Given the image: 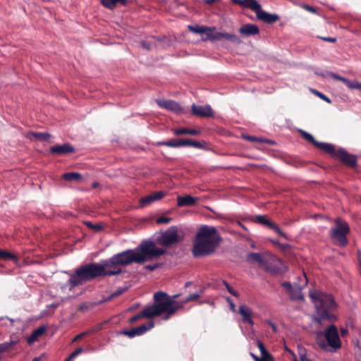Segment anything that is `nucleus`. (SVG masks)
I'll return each instance as SVG.
<instances>
[{
  "mask_svg": "<svg viewBox=\"0 0 361 361\" xmlns=\"http://www.w3.org/2000/svg\"><path fill=\"white\" fill-rule=\"evenodd\" d=\"M251 0H232V1L238 5L243 7H247V5L250 2Z\"/></svg>",
  "mask_w": 361,
  "mask_h": 361,
  "instance_id": "nucleus-43",
  "label": "nucleus"
},
{
  "mask_svg": "<svg viewBox=\"0 0 361 361\" xmlns=\"http://www.w3.org/2000/svg\"><path fill=\"white\" fill-rule=\"evenodd\" d=\"M46 331V328L43 326L38 327L37 329H35L30 336L27 338L28 343L31 344L35 342L39 337H40L42 335H43Z\"/></svg>",
  "mask_w": 361,
  "mask_h": 361,
  "instance_id": "nucleus-27",
  "label": "nucleus"
},
{
  "mask_svg": "<svg viewBox=\"0 0 361 361\" xmlns=\"http://www.w3.org/2000/svg\"><path fill=\"white\" fill-rule=\"evenodd\" d=\"M87 226L90 228H92L97 231H99L102 229V226L99 225V224H97L95 226H93L91 223L88 222L87 224Z\"/></svg>",
  "mask_w": 361,
  "mask_h": 361,
  "instance_id": "nucleus-52",
  "label": "nucleus"
},
{
  "mask_svg": "<svg viewBox=\"0 0 361 361\" xmlns=\"http://www.w3.org/2000/svg\"><path fill=\"white\" fill-rule=\"evenodd\" d=\"M75 151L74 147L69 143H65L62 145H54L50 148V152L57 155H67L75 152Z\"/></svg>",
  "mask_w": 361,
  "mask_h": 361,
  "instance_id": "nucleus-17",
  "label": "nucleus"
},
{
  "mask_svg": "<svg viewBox=\"0 0 361 361\" xmlns=\"http://www.w3.org/2000/svg\"><path fill=\"white\" fill-rule=\"evenodd\" d=\"M355 87H357V90H361V83L357 82V86Z\"/></svg>",
  "mask_w": 361,
  "mask_h": 361,
  "instance_id": "nucleus-61",
  "label": "nucleus"
},
{
  "mask_svg": "<svg viewBox=\"0 0 361 361\" xmlns=\"http://www.w3.org/2000/svg\"><path fill=\"white\" fill-rule=\"evenodd\" d=\"M32 361H40V357H35Z\"/></svg>",
  "mask_w": 361,
  "mask_h": 361,
  "instance_id": "nucleus-63",
  "label": "nucleus"
},
{
  "mask_svg": "<svg viewBox=\"0 0 361 361\" xmlns=\"http://www.w3.org/2000/svg\"><path fill=\"white\" fill-rule=\"evenodd\" d=\"M171 221H172V218L162 216L159 217L156 220V222L159 224H167L170 223Z\"/></svg>",
  "mask_w": 361,
  "mask_h": 361,
  "instance_id": "nucleus-40",
  "label": "nucleus"
},
{
  "mask_svg": "<svg viewBox=\"0 0 361 361\" xmlns=\"http://www.w3.org/2000/svg\"><path fill=\"white\" fill-rule=\"evenodd\" d=\"M237 224H238V225H239V226H240L244 230H247V228L240 221H238L237 222Z\"/></svg>",
  "mask_w": 361,
  "mask_h": 361,
  "instance_id": "nucleus-59",
  "label": "nucleus"
},
{
  "mask_svg": "<svg viewBox=\"0 0 361 361\" xmlns=\"http://www.w3.org/2000/svg\"><path fill=\"white\" fill-rule=\"evenodd\" d=\"M238 31L241 35L251 36L259 34V29L256 25L247 23L241 26Z\"/></svg>",
  "mask_w": 361,
  "mask_h": 361,
  "instance_id": "nucleus-23",
  "label": "nucleus"
},
{
  "mask_svg": "<svg viewBox=\"0 0 361 361\" xmlns=\"http://www.w3.org/2000/svg\"><path fill=\"white\" fill-rule=\"evenodd\" d=\"M191 284H192V282H190V281L187 282V283L185 284V288L188 287V286H190Z\"/></svg>",
  "mask_w": 361,
  "mask_h": 361,
  "instance_id": "nucleus-62",
  "label": "nucleus"
},
{
  "mask_svg": "<svg viewBox=\"0 0 361 361\" xmlns=\"http://www.w3.org/2000/svg\"><path fill=\"white\" fill-rule=\"evenodd\" d=\"M118 274H121L120 270L108 271L107 267L104 266V260L101 263H89L78 268L74 274L71 275L66 285L69 286V290H72L73 288L96 278Z\"/></svg>",
  "mask_w": 361,
  "mask_h": 361,
  "instance_id": "nucleus-3",
  "label": "nucleus"
},
{
  "mask_svg": "<svg viewBox=\"0 0 361 361\" xmlns=\"http://www.w3.org/2000/svg\"><path fill=\"white\" fill-rule=\"evenodd\" d=\"M343 83L350 89H357L355 87L357 86V82H352L348 80V82H344Z\"/></svg>",
  "mask_w": 361,
  "mask_h": 361,
  "instance_id": "nucleus-47",
  "label": "nucleus"
},
{
  "mask_svg": "<svg viewBox=\"0 0 361 361\" xmlns=\"http://www.w3.org/2000/svg\"><path fill=\"white\" fill-rule=\"evenodd\" d=\"M319 346L329 352H336L341 347V341L337 327L334 324L329 325L324 331H319L316 335Z\"/></svg>",
  "mask_w": 361,
  "mask_h": 361,
  "instance_id": "nucleus-5",
  "label": "nucleus"
},
{
  "mask_svg": "<svg viewBox=\"0 0 361 361\" xmlns=\"http://www.w3.org/2000/svg\"><path fill=\"white\" fill-rule=\"evenodd\" d=\"M26 137L31 140L45 141L51 137V135L48 133L30 131L27 133Z\"/></svg>",
  "mask_w": 361,
  "mask_h": 361,
  "instance_id": "nucleus-26",
  "label": "nucleus"
},
{
  "mask_svg": "<svg viewBox=\"0 0 361 361\" xmlns=\"http://www.w3.org/2000/svg\"><path fill=\"white\" fill-rule=\"evenodd\" d=\"M173 133L175 135H197L200 132L195 129H188V128H175L173 129Z\"/></svg>",
  "mask_w": 361,
  "mask_h": 361,
  "instance_id": "nucleus-29",
  "label": "nucleus"
},
{
  "mask_svg": "<svg viewBox=\"0 0 361 361\" xmlns=\"http://www.w3.org/2000/svg\"><path fill=\"white\" fill-rule=\"evenodd\" d=\"M329 75L334 79L337 80H339V81H341L343 82H348V79L344 78V77H342L341 75H338L336 73H330Z\"/></svg>",
  "mask_w": 361,
  "mask_h": 361,
  "instance_id": "nucleus-44",
  "label": "nucleus"
},
{
  "mask_svg": "<svg viewBox=\"0 0 361 361\" xmlns=\"http://www.w3.org/2000/svg\"><path fill=\"white\" fill-rule=\"evenodd\" d=\"M182 240L183 237L178 234V228L171 226L157 238V243L162 246L169 247Z\"/></svg>",
  "mask_w": 361,
  "mask_h": 361,
  "instance_id": "nucleus-8",
  "label": "nucleus"
},
{
  "mask_svg": "<svg viewBox=\"0 0 361 361\" xmlns=\"http://www.w3.org/2000/svg\"><path fill=\"white\" fill-rule=\"evenodd\" d=\"M14 342H5L0 344V353H4L6 351L9 350L13 345L14 344Z\"/></svg>",
  "mask_w": 361,
  "mask_h": 361,
  "instance_id": "nucleus-38",
  "label": "nucleus"
},
{
  "mask_svg": "<svg viewBox=\"0 0 361 361\" xmlns=\"http://www.w3.org/2000/svg\"><path fill=\"white\" fill-rule=\"evenodd\" d=\"M242 137L244 140H247L251 142H257V143L269 142L268 140H266L263 138L257 137H255V136H250L248 135H243Z\"/></svg>",
  "mask_w": 361,
  "mask_h": 361,
  "instance_id": "nucleus-35",
  "label": "nucleus"
},
{
  "mask_svg": "<svg viewBox=\"0 0 361 361\" xmlns=\"http://www.w3.org/2000/svg\"><path fill=\"white\" fill-rule=\"evenodd\" d=\"M158 267H159V265L158 264H154V265H147V266H145V269H148V270H150V271H154V270H155Z\"/></svg>",
  "mask_w": 361,
  "mask_h": 361,
  "instance_id": "nucleus-51",
  "label": "nucleus"
},
{
  "mask_svg": "<svg viewBox=\"0 0 361 361\" xmlns=\"http://www.w3.org/2000/svg\"><path fill=\"white\" fill-rule=\"evenodd\" d=\"M90 306L87 303H82L81 305H80L78 307V310L79 311H83V310H88L90 308Z\"/></svg>",
  "mask_w": 361,
  "mask_h": 361,
  "instance_id": "nucleus-49",
  "label": "nucleus"
},
{
  "mask_svg": "<svg viewBox=\"0 0 361 361\" xmlns=\"http://www.w3.org/2000/svg\"><path fill=\"white\" fill-rule=\"evenodd\" d=\"M289 296L292 300H303L304 297L301 289L299 287H295L290 293Z\"/></svg>",
  "mask_w": 361,
  "mask_h": 361,
  "instance_id": "nucleus-31",
  "label": "nucleus"
},
{
  "mask_svg": "<svg viewBox=\"0 0 361 361\" xmlns=\"http://www.w3.org/2000/svg\"><path fill=\"white\" fill-rule=\"evenodd\" d=\"M310 297L317 310L318 322L321 323L322 320L325 319L331 322L334 319L332 312L336 309V304L331 295L322 291L312 290L310 291Z\"/></svg>",
  "mask_w": 361,
  "mask_h": 361,
  "instance_id": "nucleus-4",
  "label": "nucleus"
},
{
  "mask_svg": "<svg viewBox=\"0 0 361 361\" xmlns=\"http://www.w3.org/2000/svg\"><path fill=\"white\" fill-rule=\"evenodd\" d=\"M200 298V293H193V294H191L189 296H188L185 299L184 302H190V301L196 300H197Z\"/></svg>",
  "mask_w": 361,
  "mask_h": 361,
  "instance_id": "nucleus-42",
  "label": "nucleus"
},
{
  "mask_svg": "<svg viewBox=\"0 0 361 361\" xmlns=\"http://www.w3.org/2000/svg\"><path fill=\"white\" fill-rule=\"evenodd\" d=\"M314 92L319 97H320L321 99H322L324 101L328 102V103H331V99L326 97V95H324V94H322V92H319L318 91H314Z\"/></svg>",
  "mask_w": 361,
  "mask_h": 361,
  "instance_id": "nucleus-46",
  "label": "nucleus"
},
{
  "mask_svg": "<svg viewBox=\"0 0 361 361\" xmlns=\"http://www.w3.org/2000/svg\"><path fill=\"white\" fill-rule=\"evenodd\" d=\"M197 238L212 240L214 243L219 245L221 240V238L215 227L203 226H202L197 233Z\"/></svg>",
  "mask_w": 361,
  "mask_h": 361,
  "instance_id": "nucleus-12",
  "label": "nucleus"
},
{
  "mask_svg": "<svg viewBox=\"0 0 361 361\" xmlns=\"http://www.w3.org/2000/svg\"><path fill=\"white\" fill-rule=\"evenodd\" d=\"M197 202V198L191 195L178 196L177 197V205L179 207L193 206Z\"/></svg>",
  "mask_w": 361,
  "mask_h": 361,
  "instance_id": "nucleus-24",
  "label": "nucleus"
},
{
  "mask_svg": "<svg viewBox=\"0 0 361 361\" xmlns=\"http://www.w3.org/2000/svg\"><path fill=\"white\" fill-rule=\"evenodd\" d=\"M320 39L325 42L334 43L337 41V39L336 37H319Z\"/></svg>",
  "mask_w": 361,
  "mask_h": 361,
  "instance_id": "nucleus-48",
  "label": "nucleus"
},
{
  "mask_svg": "<svg viewBox=\"0 0 361 361\" xmlns=\"http://www.w3.org/2000/svg\"><path fill=\"white\" fill-rule=\"evenodd\" d=\"M154 323L152 321L147 324H142L139 326L132 328L130 330H125L121 332V334L128 336L129 338H134L135 336L143 335L148 330L152 329Z\"/></svg>",
  "mask_w": 361,
  "mask_h": 361,
  "instance_id": "nucleus-14",
  "label": "nucleus"
},
{
  "mask_svg": "<svg viewBox=\"0 0 361 361\" xmlns=\"http://www.w3.org/2000/svg\"><path fill=\"white\" fill-rule=\"evenodd\" d=\"M257 347L260 352V357L255 356L254 354L251 353L252 357L255 359V361H272V357L271 354L266 349L263 343L260 341H257Z\"/></svg>",
  "mask_w": 361,
  "mask_h": 361,
  "instance_id": "nucleus-22",
  "label": "nucleus"
},
{
  "mask_svg": "<svg viewBox=\"0 0 361 361\" xmlns=\"http://www.w3.org/2000/svg\"><path fill=\"white\" fill-rule=\"evenodd\" d=\"M224 283L227 289V290L233 296L235 297H238L239 296V293L235 291L229 284L228 283H227L226 281H224Z\"/></svg>",
  "mask_w": 361,
  "mask_h": 361,
  "instance_id": "nucleus-41",
  "label": "nucleus"
},
{
  "mask_svg": "<svg viewBox=\"0 0 361 361\" xmlns=\"http://www.w3.org/2000/svg\"><path fill=\"white\" fill-rule=\"evenodd\" d=\"M302 136L308 142H311L314 146L317 148L325 152H333V145L325 142H320L317 141L314 137L305 131H302Z\"/></svg>",
  "mask_w": 361,
  "mask_h": 361,
  "instance_id": "nucleus-16",
  "label": "nucleus"
},
{
  "mask_svg": "<svg viewBox=\"0 0 361 361\" xmlns=\"http://www.w3.org/2000/svg\"><path fill=\"white\" fill-rule=\"evenodd\" d=\"M188 28L190 30L192 31L193 32L198 33V34H206V35L208 31L211 32L212 30H214V28L212 29V28L204 27V26L193 27L191 25H189Z\"/></svg>",
  "mask_w": 361,
  "mask_h": 361,
  "instance_id": "nucleus-33",
  "label": "nucleus"
},
{
  "mask_svg": "<svg viewBox=\"0 0 361 361\" xmlns=\"http://www.w3.org/2000/svg\"><path fill=\"white\" fill-rule=\"evenodd\" d=\"M281 286L287 290L289 293L295 287H293L290 282L285 281L281 283Z\"/></svg>",
  "mask_w": 361,
  "mask_h": 361,
  "instance_id": "nucleus-45",
  "label": "nucleus"
},
{
  "mask_svg": "<svg viewBox=\"0 0 361 361\" xmlns=\"http://www.w3.org/2000/svg\"><path fill=\"white\" fill-rule=\"evenodd\" d=\"M246 8L254 11L257 18L264 23L271 24L276 22L279 19L277 14H271L263 11L261 5L256 0H251Z\"/></svg>",
  "mask_w": 361,
  "mask_h": 361,
  "instance_id": "nucleus-9",
  "label": "nucleus"
},
{
  "mask_svg": "<svg viewBox=\"0 0 361 361\" xmlns=\"http://www.w3.org/2000/svg\"><path fill=\"white\" fill-rule=\"evenodd\" d=\"M142 46L145 49H147V50H149V49H150L149 44L147 42H143L142 43Z\"/></svg>",
  "mask_w": 361,
  "mask_h": 361,
  "instance_id": "nucleus-57",
  "label": "nucleus"
},
{
  "mask_svg": "<svg viewBox=\"0 0 361 361\" xmlns=\"http://www.w3.org/2000/svg\"><path fill=\"white\" fill-rule=\"evenodd\" d=\"M191 111L194 115L200 117H212L213 116V110L209 106L192 104Z\"/></svg>",
  "mask_w": 361,
  "mask_h": 361,
  "instance_id": "nucleus-19",
  "label": "nucleus"
},
{
  "mask_svg": "<svg viewBox=\"0 0 361 361\" xmlns=\"http://www.w3.org/2000/svg\"><path fill=\"white\" fill-rule=\"evenodd\" d=\"M262 268L267 272L272 274H281L283 271L284 266L283 262L277 257L268 254L267 255L266 262L264 263Z\"/></svg>",
  "mask_w": 361,
  "mask_h": 361,
  "instance_id": "nucleus-11",
  "label": "nucleus"
},
{
  "mask_svg": "<svg viewBox=\"0 0 361 361\" xmlns=\"http://www.w3.org/2000/svg\"><path fill=\"white\" fill-rule=\"evenodd\" d=\"M99 185L98 182H94L92 185V188H97Z\"/></svg>",
  "mask_w": 361,
  "mask_h": 361,
  "instance_id": "nucleus-60",
  "label": "nucleus"
},
{
  "mask_svg": "<svg viewBox=\"0 0 361 361\" xmlns=\"http://www.w3.org/2000/svg\"><path fill=\"white\" fill-rule=\"evenodd\" d=\"M62 178L66 181H80L82 180V175L78 172H68L62 175Z\"/></svg>",
  "mask_w": 361,
  "mask_h": 361,
  "instance_id": "nucleus-30",
  "label": "nucleus"
},
{
  "mask_svg": "<svg viewBox=\"0 0 361 361\" xmlns=\"http://www.w3.org/2000/svg\"><path fill=\"white\" fill-rule=\"evenodd\" d=\"M238 312L241 315L242 320L244 323H247L251 326L254 325L252 312L250 307L245 305H240Z\"/></svg>",
  "mask_w": 361,
  "mask_h": 361,
  "instance_id": "nucleus-21",
  "label": "nucleus"
},
{
  "mask_svg": "<svg viewBox=\"0 0 361 361\" xmlns=\"http://www.w3.org/2000/svg\"><path fill=\"white\" fill-rule=\"evenodd\" d=\"M165 193L163 191L155 192L149 195L142 197L140 200V204L141 207H147L151 204L152 202L159 200L163 198Z\"/></svg>",
  "mask_w": 361,
  "mask_h": 361,
  "instance_id": "nucleus-20",
  "label": "nucleus"
},
{
  "mask_svg": "<svg viewBox=\"0 0 361 361\" xmlns=\"http://www.w3.org/2000/svg\"><path fill=\"white\" fill-rule=\"evenodd\" d=\"M226 300L228 301V302L229 303L230 305V308L231 310L233 311V312H235V304L233 303V300L230 298H226Z\"/></svg>",
  "mask_w": 361,
  "mask_h": 361,
  "instance_id": "nucleus-50",
  "label": "nucleus"
},
{
  "mask_svg": "<svg viewBox=\"0 0 361 361\" xmlns=\"http://www.w3.org/2000/svg\"><path fill=\"white\" fill-rule=\"evenodd\" d=\"M306 8H307V11H310L312 13H316V9L314 8H313V7L307 6Z\"/></svg>",
  "mask_w": 361,
  "mask_h": 361,
  "instance_id": "nucleus-58",
  "label": "nucleus"
},
{
  "mask_svg": "<svg viewBox=\"0 0 361 361\" xmlns=\"http://www.w3.org/2000/svg\"><path fill=\"white\" fill-rule=\"evenodd\" d=\"M101 3L106 8L114 9L116 8L117 4L126 6L127 4V0H101Z\"/></svg>",
  "mask_w": 361,
  "mask_h": 361,
  "instance_id": "nucleus-28",
  "label": "nucleus"
},
{
  "mask_svg": "<svg viewBox=\"0 0 361 361\" xmlns=\"http://www.w3.org/2000/svg\"><path fill=\"white\" fill-rule=\"evenodd\" d=\"M87 334H88V332L81 333V334H78V336H76L73 341H78V340L82 339Z\"/></svg>",
  "mask_w": 361,
  "mask_h": 361,
  "instance_id": "nucleus-53",
  "label": "nucleus"
},
{
  "mask_svg": "<svg viewBox=\"0 0 361 361\" xmlns=\"http://www.w3.org/2000/svg\"><path fill=\"white\" fill-rule=\"evenodd\" d=\"M335 226L331 229V237L335 240L341 247H345L348 244L347 235L350 233V227L348 223L341 219H336Z\"/></svg>",
  "mask_w": 361,
  "mask_h": 361,
  "instance_id": "nucleus-6",
  "label": "nucleus"
},
{
  "mask_svg": "<svg viewBox=\"0 0 361 361\" xmlns=\"http://www.w3.org/2000/svg\"><path fill=\"white\" fill-rule=\"evenodd\" d=\"M0 259L18 261V259L14 254L4 250H0Z\"/></svg>",
  "mask_w": 361,
  "mask_h": 361,
  "instance_id": "nucleus-34",
  "label": "nucleus"
},
{
  "mask_svg": "<svg viewBox=\"0 0 361 361\" xmlns=\"http://www.w3.org/2000/svg\"><path fill=\"white\" fill-rule=\"evenodd\" d=\"M267 254L261 255L259 253L251 252L247 255V259L251 263L257 262L260 267H262L266 262Z\"/></svg>",
  "mask_w": 361,
  "mask_h": 361,
  "instance_id": "nucleus-25",
  "label": "nucleus"
},
{
  "mask_svg": "<svg viewBox=\"0 0 361 361\" xmlns=\"http://www.w3.org/2000/svg\"><path fill=\"white\" fill-rule=\"evenodd\" d=\"M217 244L212 240L197 239L194 244L192 253L195 257H202L209 255L213 252L217 247Z\"/></svg>",
  "mask_w": 361,
  "mask_h": 361,
  "instance_id": "nucleus-10",
  "label": "nucleus"
},
{
  "mask_svg": "<svg viewBox=\"0 0 361 361\" xmlns=\"http://www.w3.org/2000/svg\"><path fill=\"white\" fill-rule=\"evenodd\" d=\"M157 146H166L170 147H192L204 150H209V147L206 142H200L188 139L169 140L167 141L158 142Z\"/></svg>",
  "mask_w": 361,
  "mask_h": 361,
  "instance_id": "nucleus-7",
  "label": "nucleus"
},
{
  "mask_svg": "<svg viewBox=\"0 0 361 361\" xmlns=\"http://www.w3.org/2000/svg\"><path fill=\"white\" fill-rule=\"evenodd\" d=\"M267 323L269 324V325L271 327L272 330L274 332H276L277 331V328H276V326L272 323L270 321H268Z\"/></svg>",
  "mask_w": 361,
  "mask_h": 361,
  "instance_id": "nucleus-56",
  "label": "nucleus"
},
{
  "mask_svg": "<svg viewBox=\"0 0 361 361\" xmlns=\"http://www.w3.org/2000/svg\"><path fill=\"white\" fill-rule=\"evenodd\" d=\"M166 253L163 248L157 247L156 243L152 240H145L135 249H128L123 252L114 255L110 258L104 260V266L108 271L122 269L119 266L126 267L132 263L143 264L145 262L157 259Z\"/></svg>",
  "mask_w": 361,
  "mask_h": 361,
  "instance_id": "nucleus-1",
  "label": "nucleus"
},
{
  "mask_svg": "<svg viewBox=\"0 0 361 361\" xmlns=\"http://www.w3.org/2000/svg\"><path fill=\"white\" fill-rule=\"evenodd\" d=\"M156 102L162 109H166L175 113L181 111V107L179 104L173 100L157 99Z\"/></svg>",
  "mask_w": 361,
  "mask_h": 361,
  "instance_id": "nucleus-18",
  "label": "nucleus"
},
{
  "mask_svg": "<svg viewBox=\"0 0 361 361\" xmlns=\"http://www.w3.org/2000/svg\"><path fill=\"white\" fill-rule=\"evenodd\" d=\"M154 302L146 307L141 312L129 319V323L133 324L142 318H152L165 313L164 319H169L183 305L171 298L166 293L159 291L154 294Z\"/></svg>",
  "mask_w": 361,
  "mask_h": 361,
  "instance_id": "nucleus-2",
  "label": "nucleus"
},
{
  "mask_svg": "<svg viewBox=\"0 0 361 361\" xmlns=\"http://www.w3.org/2000/svg\"><path fill=\"white\" fill-rule=\"evenodd\" d=\"M83 351L82 348H78L75 350L64 361H72L77 355L80 354Z\"/></svg>",
  "mask_w": 361,
  "mask_h": 361,
  "instance_id": "nucleus-39",
  "label": "nucleus"
},
{
  "mask_svg": "<svg viewBox=\"0 0 361 361\" xmlns=\"http://www.w3.org/2000/svg\"><path fill=\"white\" fill-rule=\"evenodd\" d=\"M212 30L211 32H207V35L208 37L211 39L214 40H221L222 39L223 37V32H215L214 33H212Z\"/></svg>",
  "mask_w": 361,
  "mask_h": 361,
  "instance_id": "nucleus-36",
  "label": "nucleus"
},
{
  "mask_svg": "<svg viewBox=\"0 0 361 361\" xmlns=\"http://www.w3.org/2000/svg\"><path fill=\"white\" fill-rule=\"evenodd\" d=\"M126 290V288H119L116 290L115 292L112 293L109 297H107L106 299L104 300V302H109L113 298L119 296L121 295L124 291Z\"/></svg>",
  "mask_w": 361,
  "mask_h": 361,
  "instance_id": "nucleus-37",
  "label": "nucleus"
},
{
  "mask_svg": "<svg viewBox=\"0 0 361 361\" xmlns=\"http://www.w3.org/2000/svg\"><path fill=\"white\" fill-rule=\"evenodd\" d=\"M300 361H307L305 359V356H301Z\"/></svg>",
  "mask_w": 361,
  "mask_h": 361,
  "instance_id": "nucleus-64",
  "label": "nucleus"
},
{
  "mask_svg": "<svg viewBox=\"0 0 361 361\" xmlns=\"http://www.w3.org/2000/svg\"><path fill=\"white\" fill-rule=\"evenodd\" d=\"M255 221L256 223L260 224L267 226V228L274 231L276 233H278L280 236L286 238V234L283 232L280 228L276 225L274 222L268 219L266 216L264 215H257L255 217Z\"/></svg>",
  "mask_w": 361,
  "mask_h": 361,
  "instance_id": "nucleus-15",
  "label": "nucleus"
},
{
  "mask_svg": "<svg viewBox=\"0 0 361 361\" xmlns=\"http://www.w3.org/2000/svg\"><path fill=\"white\" fill-rule=\"evenodd\" d=\"M340 332L341 336L345 337L348 334V330L345 328H341Z\"/></svg>",
  "mask_w": 361,
  "mask_h": 361,
  "instance_id": "nucleus-55",
  "label": "nucleus"
},
{
  "mask_svg": "<svg viewBox=\"0 0 361 361\" xmlns=\"http://www.w3.org/2000/svg\"><path fill=\"white\" fill-rule=\"evenodd\" d=\"M222 39L231 42L234 44H240L242 42L241 39L238 35L232 33L223 32Z\"/></svg>",
  "mask_w": 361,
  "mask_h": 361,
  "instance_id": "nucleus-32",
  "label": "nucleus"
},
{
  "mask_svg": "<svg viewBox=\"0 0 361 361\" xmlns=\"http://www.w3.org/2000/svg\"><path fill=\"white\" fill-rule=\"evenodd\" d=\"M331 157H336L339 159L343 164L349 166L355 167L357 164V159L355 156L348 154L344 149L339 148L336 149L333 145V152H326Z\"/></svg>",
  "mask_w": 361,
  "mask_h": 361,
  "instance_id": "nucleus-13",
  "label": "nucleus"
},
{
  "mask_svg": "<svg viewBox=\"0 0 361 361\" xmlns=\"http://www.w3.org/2000/svg\"><path fill=\"white\" fill-rule=\"evenodd\" d=\"M355 355L357 356H359L357 360H361V348L360 347H357L356 349H355Z\"/></svg>",
  "mask_w": 361,
  "mask_h": 361,
  "instance_id": "nucleus-54",
  "label": "nucleus"
}]
</instances>
